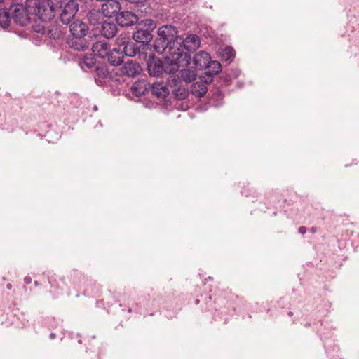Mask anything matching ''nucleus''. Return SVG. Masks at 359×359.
<instances>
[{
	"label": "nucleus",
	"instance_id": "1",
	"mask_svg": "<svg viewBox=\"0 0 359 359\" xmlns=\"http://www.w3.org/2000/svg\"><path fill=\"white\" fill-rule=\"evenodd\" d=\"M203 304L201 306V311H210L215 321H222L226 324L230 317L234 315H241L247 311L250 307L249 304L238 295L230 291H220L214 295L201 294Z\"/></svg>",
	"mask_w": 359,
	"mask_h": 359
},
{
	"label": "nucleus",
	"instance_id": "2",
	"mask_svg": "<svg viewBox=\"0 0 359 359\" xmlns=\"http://www.w3.org/2000/svg\"><path fill=\"white\" fill-rule=\"evenodd\" d=\"M177 49L171 50L170 47L164 60L156 57L153 53L152 47L146 46V50L148 52L140 53V58L147 62L148 72L150 75L158 76L163 73L168 74L176 73L182 66V61L186 58V55L182 53H177L175 51Z\"/></svg>",
	"mask_w": 359,
	"mask_h": 359
},
{
	"label": "nucleus",
	"instance_id": "3",
	"mask_svg": "<svg viewBox=\"0 0 359 359\" xmlns=\"http://www.w3.org/2000/svg\"><path fill=\"white\" fill-rule=\"evenodd\" d=\"M67 280L72 285L73 288L83 295L93 294V290L97 289V292L100 285L90 278H88L83 273L77 269L71 270L66 276Z\"/></svg>",
	"mask_w": 359,
	"mask_h": 359
},
{
	"label": "nucleus",
	"instance_id": "4",
	"mask_svg": "<svg viewBox=\"0 0 359 359\" xmlns=\"http://www.w3.org/2000/svg\"><path fill=\"white\" fill-rule=\"evenodd\" d=\"M26 4L33 15L41 21L48 22L54 18L55 9L51 0H27Z\"/></svg>",
	"mask_w": 359,
	"mask_h": 359
},
{
	"label": "nucleus",
	"instance_id": "5",
	"mask_svg": "<svg viewBox=\"0 0 359 359\" xmlns=\"http://www.w3.org/2000/svg\"><path fill=\"white\" fill-rule=\"evenodd\" d=\"M156 27V23L151 19H145L137 22L136 31L133 34V38L136 42L142 43V50H146V46L151 47L149 43L153 38L151 32Z\"/></svg>",
	"mask_w": 359,
	"mask_h": 359
},
{
	"label": "nucleus",
	"instance_id": "6",
	"mask_svg": "<svg viewBox=\"0 0 359 359\" xmlns=\"http://www.w3.org/2000/svg\"><path fill=\"white\" fill-rule=\"evenodd\" d=\"M201 40L196 34L188 35L182 41H177L173 43V46H170L171 50L177 49L175 52L177 53H182L186 55V58L183 59L182 64L183 67H187L189 65L191 56L188 52L195 50L200 46Z\"/></svg>",
	"mask_w": 359,
	"mask_h": 359
},
{
	"label": "nucleus",
	"instance_id": "7",
	"mask_svg": "<svg viewBox=\"0 0 359 359\" xmlns=\"http://www.w3.org/2000/svg\"><path fill=\"white\" fill-rule=\"evenodd\" d=\"M10 10L12 12L14 22L20 26L27 25L33 15L32 11H29V8L26 4L25 5L13 4L11 6Z\"/></svg>",
	"mask_w": 359,
	"mask_h": 359
},
{
	"label": "nucleus",
	"instance_id": "8",
	"mask_svg": "<svg viewBox=\"0 0 359 359\" xmlns=\"http://www.w3.org/2000/svg\"><path fill=\"white\" fill-rule=\"evenodd\" d=\"M66 280V276L61 277L55 273L48 276V282L50 285V292L53 298H58L65 293H69V285Z\"/></svg>",
	"mask_w": 359,
	"mask_h": 359
},
{
	"label": "nucleus",
	"instance_id": "9",
	"mask_svg": "<svg viewBox=\"0 0 359 359\" xmlns=\"http://www.w3.org/2000/svg\"><path fill=\"white\" fill-rule=\"evenodd\" d=\"M177 31L176 27L172 26L170 25H166L161 27L158 31V41L161 43V45L168 46V48L170 46H173L174 42H177V41H175V38L177 35Z\"/></svg>",
	"mask_w": 359,
	"mask_h": 359
},
{
	"label": "nucleus",
	"instance_id": "10",
	"mask_svg": "<svg viewBox=\"0 0 359 359\" xmlns=\"http://www.w3.org/2000/svg\"><path fill=\"white\" fill-rule=\"evenodd\" d=\"M79 5L74 0H69L65 4L60 13V20L64 24H69L78 12Z\"/></svg>",
	"mask_w": 359,
	"mask_h": 359
},
{
	"label": "nucleus",
	"instance_id": "11",
	"mask_svg": "<svg viewBox=\"0 0 359 359\" xmlns=\"http://www.w3.org/2000/svg\"><path fill=\"white\" fill-rule=\"evenodd\" d=\"M101 11L105 17H116L121 11V4L118 0H107L102 4Z\"/></svg>",
	"mask_w": 359,
	"mask_h": 359
},
{
	"label": "nucleus",
	"instance_id": "12",
	"mask_svg": "<svg viewBox=\"0 0 359 359\" xmlns=\"http://www.w3.org/2000/svg\"><path fill=\"white\" fill-rule=\"evenodd\" d=\"M116 21L121 27H129L137 23V16L131 11H120L116 17Z\"/></svg>",
	"mask_w": 359,
	"mask_h": 359
},
{
	"label": "nucleus",
	"instance_id": "13",
	"mask_svg": "<svg viewBox=\"0 0 359 359\" xmlns=\"http://www.w3.org/2000/svg\"><path fill=\"white\" fill-rule=\"evenodd\" d=\"M141 70L142 68L137 62L133 60H128L123 62L121 72L122 75L135 77L140 73Z\"/></svg>",
	"mask_w": 359,
	"mask_h": 359
},
{
	"label": "nucleus",
	"instance_id": "14",
	"mask_svg": "<svg viewBox=\"0 0 359 359\" xmlns=\"http://www.w3.org/2000/svg\"><path fill=\"white\" fill-rule=\"evenodd\" d=\"M222 71V66L217 61H212L210 60V64L205 69V72L203 76L202 81L205 83H211L213 80V76L219 74Z\"/></svg>",
	"mask_w": 359,
	"mask_h": 359
},
{
	"label": "nucleus",
	"instance_id": "15",
	"mask_svg": "<svg viewBox=\"0 0 359 359\" xmlns=\"http://www.w3.org/2000/svg\"><path fill=\"white\" fill-rule=\"evenodd\" d=\"M210 55L208 53L201 51L194 56L193 63L196 70L205 69L210 64Z\"/></svg>",
	"mask_w": 359,
	"mask_h": 359
},
{
	"label": "nucleus",
	"instance_id": "16",
	"mask_svg": "<svg viewBox=\"0 0 359 359\" xmlns=\"http://www.w3.org/2000/svg\"><path fill=\"white\" fill-rule=\"evenodd\" d=\"M109 44L105 41H98L93 43L92 51L100 58H106L110 52Z\"/></svg>",
	"mask_w": 359,
	"mask_h": 359
},
{
	"label": "nucleus",
	"instance_id": "17",
	"mask_svg": "<svg viewBox=\"0 0 359 359\" xmlns=\"http://www.w3.org/2000/svg\"><path fill=\"white\" fill-rule=\"evenodd\" d=\"M69 30L72 36H86L88 28L87 25L81 20H76L69 23Z\"/></svg>",
	"mask_w": 359,
	"mask_h": 359
},
{
	"label": "nucleus",
	"instance_id": "18",
	"mask_svg": "<svg viewBox=\"0 0 359 359\" xmlns=\"http://www.w3.org/2000/svg\"><path fill=\"white\" fill-rule=\"evenodd\" d=\"M152 95L158 99H164L169 95V89L163 82H156L150 85L149 88Z\"/></svg>",
	"mask_w": 359,
	"mask_h": 359
},
{
	"label": "nucleus",
	"instance_id": "19",
	"mask_svg": "<svg viewBox=\"0 0 359 359\" xmlns=\"http://www.w3.org/2000/svg\"><path fill=\"white\" fill-rule=\"evenodd\" d=\"M149 88L150 84L147 81L144 79L138 80L134 83L131 91L135 96L140 97L145 95L149 91Z\"/></svg>",
	"mask_w": 359,
	"mask_h": 359
},
{
	"label": "nucleus",
	"instance_id": "20",
	"mask_svg": "<svg viewBox=\"0 0 359 359\" xmlns=\"http://www.w3.org/2000/svg\"><path fill=\"white\" fill-rule=\"evenodd\" d=\"M107 58L111 65L118 66L123 62V51L120 48H114L110 50Z\"/></svg>",
	"mask_w": 359,
	"mask_h": 359
},
{
	"label": "nucleus",
	"instance_id": "21",
	"mask_svg": "<svg viewBox=\"0 0 359 359\" xmlns=\"http://www.w3.org/2000/svg\"><path fill=\"white\" fill-rule=\"evenodd\" d=\"M117 26L113 22H103L102 23L101 34L107 39L113 38L117 34Z\"/></svg>",
	"mask_w": 359,
	"mask_h": 359
},
{
	"label": "nucleus",
	"instance_id": "22",
	"mask_svg": "<svg viewBox=\"0 0 359 359\" xmlns=\"http://www.w3.org/2000/svg\"><path fill=\"white\" fill-rule=\"evenodd\" d=\"M69 47L77 50H83L86 47L85 36H72L67 40Z\"/></svg>",
	"mask_w": 359,
	"mask_h": 359
},
{
	"label": "nucleus",
	"instance_id": "23",
	"mask_svg": "<svg viewBox=\"0 0 359 359\" xmlns=\"http://www.w3.org/2000/svg\"><path fill=\"white\" fill-rule=\"evenodd\" d=\"M121 50L124 55L129 57H133L137 53L140 55V53L142 52H147L145 50H142V46H140V47H137L135 43L130 41L125 45Z\"/></svg>",
	"mask_w": 359,
	"mask_h": 359
},
{
	"label": "nucleus",
	"instance_id": "24",
	"mask_svg": "<svg viewBox=\"0 0 359 359\" xmlns=\"http://www.w3.org/2000/svg\"><path fill=\"white\" fill-rule=\"evenodd\" d=\"M103 14L102 13V11L93 9L88 11L87 14V18L89 22L93 25H97L100 23H102V18Z\"/></svg>",
	"mask_w": 359,
	"mask_h": 359
},
{
	"label": "nucleus",
	"instance_id": "25",
	"mask_svg": "<svg viewBox=\"0 0 359 359\" xmlns=\"http://www.w3.org/2000/svg\"><path fill=\"white\" fill-rule=\"evenodd\" d=\"M208 88L203 82H195L191 88V93L196 97H202L207 92Z\"/></svg>",
	"mask_w": 359,
	"mask_h": 359
},
{
	"label": "nucleus",
	"instance_id": "26",
	"mask_svg": "<svg viewBox=\"0 0 359 359\" xmlns=\"http://www.w3.org/2000/svg\"><path fill=\"white\" fill-rule=\"evenodd\" d=\"M109 74V70L106 66H97L95 69V82L99 85H102L103 79L107 77Z\"/></svg>",
	"mask_w": 359,
	"mask_h": 359
},
{
	"label": "nucleus",
	"instance_id": "27",
	"mask_svg": "<svg viewBox=\"0 0 359 359\" xmlns=\"http://www.w3.org/2000/svg\"><path fill=\"white\" fill-rule=\"evenodd\" d=\"M96 55L93 54H85L80 62L81 67L84 69L85 67L87 69L93 68L95 65V57Z\"/></svg>",
	"mask_w": 359,
	"mask_h": 359
},
{
	"label": "nucleus",
	"instance_id": "28",
	"mask_svg": "<svg viewBox=\"0 0 359 359\" xmlns=\"http://www.w3.org/2000/svg\"><path fill=\"white\" fill-rule=\"evenodd\" d=\"M11 22L10 11L0 9V27L6 29L9 27Z\"/></svg>",
	"mask_w": 359,
	"mask_h": 359
},
{
	"label": "nucleus",
	"instance_id": "29",
	"mask_svg": "<svg viewBox=\"0 0 359 359\" xmlns=\"http://www.w3.org/2000/svg\"><path fill=\"white\" fill-rule=\"evenodd\" d=\"M222 57L225 61H232L235 57V51L231 46L225 47L221 53Z\"/></svg>",
	"mask_w": 359,
	"mask_h": 359
},
{
	"label": "nucleus",
	"instance_id": "30",
	"mask_svg": "<svg viewBox=\"0 0 359 359\" xmlns=\"http://www.w3.org/2000/svg\"><path fill=\"white\" fill-rule=\"evenodd\" d=\"M237 78V75L232 73L223 74L219 78L221 85L229 86L231 83V81Z\"/></svg>",
	"mask_w": 359,
	"mask_h": 359
},
{
	"label": "nucleus",
	"instance_id": "31",
	"mask_svg": "<svg viewBox=\"0 0 359 359\" xmlns=\"http://www.w3.org/2000/svg\"><path fill=\"white\" fill-rule=\"evenodd\" d=\"M241 194H242V196H244L245 197L257 196L256 191L254 189L250 188L249 185L243 186L241 191Z\"/></svg>",
	"mask_w": 359,
	"mask_h": 359
},
{
	"label": "nucleus",
	"instance_id": "32",
	"mask_svg": "<svg viewBox=\"0 0 359 359\" xmlns=\"http://www.w3.org/2000/svg\"><path fill=\"white\" fill-rule=\"evenodd\" d=\"M130 41V37L126 34H121L118 38L116 39L117 44L123 48L125 46L126 43H128Z\"/></svg>",
	"mask_w": 359,
	"mask_h": 359
},
{
	"label": "nucleus",
	"instance_id": "33",
	"mask_svg": "<svg viewBox=\"0 0 359 359\" xmlns=\"http://www.w3.org/2000/svg\"><path fill=\"white\" fill-rule=\"evenodd\" d=\"M88 346L90 348H86V352L90 351V352H96V351L98 349L97 344H93L92 341H88Z\"/></svg>",
	"mask_w": 359,
	"mask_h": 359
},
{
	"label": "nucleus",
	"instance_id": "34",
	"mask_svg": "<svg viewBox=\"0 0 359 359\" xmlns=\"http://www.w3.org/2000/svg\"><path fill=\"white\" fill-rule=\"evenodd\" d=\"M48 35L50 36V38H53L54 39H57L60 37L61 33L59 32H53V30L50 29L48 32Z\"/></svg>",
	"mask_w": 359,
	"mask_h": 359
},
{
	"label": "nucleus",
	"instance_id": "35",
	"mask_svg": "<svg viewBox=\"0 0 359 359\" xmlns=\"http://www.w3.org/2000/svg\"><path fill=\"white\" fill-rule=\"evenodd\" d=\"M128 2H130L132 4H135L137 6L141 5L144 4L147 0H126Z\"/></svg>",
	"mask_w": 359,
	"mask_h": 359
},
{
	"label": "nucleus",
	"instance_id": "36",
	"mask_svg": "<svg viewBox=\"0 0 359 359\" xmlns=\"http://www.w3.org/2000/svg\"><path fill=\"white\" fill-rule=\"evenodd\" d=\"M306 230H307L306 227H305V226H300V227L298 229V231H299V233H301V234H302V235H304V234H305V233H306Z\"/></svg>",
	"mask_w": 359,
	"mask_h": 359
},
{
	"label": "nucleus",
	"instance_id": "37",
	"mask_svg": "<svg viewBox=\"0 0 359 359\" xmlns=\"http://www.w3.org/2000/svg\"><path fill=\"white\" fill-rule=\"evenodd\" d=\"M24 281L26 285H29L32 283V278L29 276H26L24 279Z\"/></svg>",
	"mask_w": 359,
	"mask_h": 359
},
{
	"label": "nucleus",
	"instance_id": "38",
	"mask_svg": "<svg viewBox=\"0 0 359 359\" xmlns=\"http://www.w3.org/2000/svg\"><path fill=\"white\" fill-rule=\"evenodd\" d=\"M311 233H315L317 232V228L316 226H313L309 229Z\"/></svg>",
	"mask_w": 359,
	"mask_h": 359
},
{
	"label": "nucleus",
	"instance_id": "39",
	"mask_svg": "<svg viewBox=\"0 0 359 359\" xmlns=\"http://www.w3.org/2000/svg\"><path fill=\"white\" fill-rule=\"evenodd\" d=\"M49 338L50 339H55L56 338V333L55 332H51L49 335Z\"/></svg>",
	"mask_w": 359,
	"mask_h": 359
},
{
	"label": "nucleus",
	"instance_id": "40",
	"mask_svg": "<svg viewBox=\"0 0 359 359\" xmlns=\"http://www.w3.org/2000/svg\"><path fill=\"white\" fill-rule=\"evenodd\" d=\"M318 333L321 337L324 335V333L322 332L321 329L318 330Z\"/></svg>",
	"mask_w": 359,
	"mask_h": 359
},
{
	"label": "nucleus",
	"instance_id": "41",
	"mask_svg": "<svg viewBox=\"0 0 359 359\" xmlns=\"http://www.w3.org/2000/svg\"><path fill=\"white\" fill-rule=\"evenodd\" d=\"M6 288L11 290L12 288V285L11 283H8L6 285Z\"/></svg>",
	"mask_w": 359,
	"mask_h": 359
},
{
	"label": "nucleus",
	"instance_id": "42",
	"mask_svg": "<svg viewBox=\"0 0 359 359\" xmlns=\"http://www.w3.org/2000/svg\"><path fill=\"white\" fill-rule=\"evenodd\" d=\"M200 302H201V300L199 299H198V298L195 299V304H198L200 303Z\"/></svg>",
	"mask_w": 359,
	"mask_h": 359
},
{
	"label": "nucleus",
	"instance_id": "43",
	"mask_svg": "<svg viewBox=\"0 0 359 359\" xmlns=\"http://www.w3.org/2000/svg\"><path fill=\"white\" fill-rule=\"evenodd\" d=\"M311 325V323H306L304 324V326L306 327H309Z\"/></svg>",
	"mask_w": 359,
	"mask_h": 359
},
{
	"label": "nucleus",
	"instance_id": "44",
	"mask_svg": "<svg viewBox=\"0 0 359 359\" xmlns=\"http://www.w3.org/2000/svg\"><path fill=\"white\" fill-rule=\"evenodd\" d=\"M127 311H128V313H131L132 312V308L131 307H128L127 309Z\"/></svg>",
	"mask_w": 359,
	"mask_h": 359
},
{
	"label": "nucleus",
	"instance_id": "45",
	"mask_svg": "<svg viewBox=\"0 0 359 359\" xmlns=\"http://www.w3.org/2000/svg\"><path fill=\"white\" fill-rule=\"evenodd\" d=\"M287 314L289 316H293V313L292 311H289Z\"/></svg>",
	"mask_w": 359,
	"mask_h": 359
},
{
	"label": "nucleus",
	"instance_id": "46",
	"mask_svg": "<svg viewBox=\"0 0 359 359\" xmlns=\"http://www.w3.org/2000/svg\"><path fill=\"white\" fill-rule=\"evenodd\" d=\"M78 343H79V344H81V343H82V341H81V339H79V340H78Z\"/></svg>",
	"mask_w": 359,
	"mask_h": 359
},
{
	"label": "nucleus",
	"instance_id": "47",
	"mask_svg": "<svg viewBox=\"0 0 359 359\" xmlns=\"http://www.w3.org/2000/svg\"><path fill=\"white\" fill-rule=\"evenodd\" d=\"M93 109H94V110H95V111H96V110L97 109V106H95V107H93Z\"/></svg>",
	"mask_w": 359,
	"mask_h": 359
},
{
	"label": "nucleus",
	"instance_id": "48",
	"mask_svg": "<svg viewBox=\"0 0 359 359\" xmlns=\"http://www.w3.org/2000/svg\"><path fill=\"white\" fill-rule=\"evenodd\" d=\"M49 321H50V322H49V323H51V321H54V318H52V319H51V320H50Z\"/></svg>",
	"mask_w": 359,
	"mask_h": 359
},
{
	"label": "nucleus",
	"instance_id": "49",
	"mask_svg": "<svg viewBox=\"0 0 359 359\" xmlns=\"http://www.w3.org/2000/svg\"><path fill=\"white\" fill-rule=\"evenodd\" d=\"M34 284H35L36 285H38V282L36 280V281L34 282Z\"/></svg>",
	"mask_w": 359,
	"mask_h": 359
},
{
	"label": "nucleus",
	"instance_id": "50",
	"mask_svg": "<svg viewBox=\"0 0 359 359\" xmlns=\"http://www.w3.org/2000/svg\"><path fill=\"white\" fill-rule=\"evenodd\" d=\"M248 318H251V317H252V316H251V315H250V314H249V313H248Z\"/></svg>",
	"mask_w": 359,
	"mask_h": 359
},
{
	"label": "nucleus",
	"instance_id": "51",
	"mask_svg": "<svg viewBox=\"0 0 359 359\" xmlns=\"http://www.w3.org/2000/svg\"><path fill=\"white\" fill-rule=\"evenodd\" d=\"M184 97H180L179 99H183Z\"/></svg>",
	"mask_w": 359,
	"mask_h": 359
},
{
	"label": "nucleus",
	"instance_id": "52",
	"mask_svg": "<svg viewBox=\"0 0 359 359\" xmlns=\"http://www.w3.org/2000/svg\"><path fill=\"white\" fill-rule=\"evenodd\" d=\"M4 0H0V2H2Z\"/></svg>",
	"mask_w": 359,
	"mask_h": 359
}]
</instances>
